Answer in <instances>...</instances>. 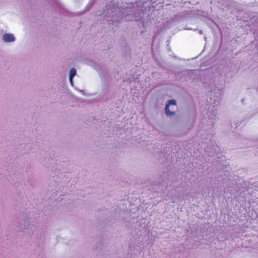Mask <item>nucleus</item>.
<instances>
[{"instance_id":"f257e3e1","label":"nucleus","mask_w":258,"mask_h":258,"mask_svg":"<svg viewBox=\"0 0 258 258\" xmlns=\"http://www.w3.org/2000/svg\"><path fill=\"white\" fill-rule=\"evenodd\" d=\"M177 110L176 101L175 100H170L166 104L165 112L168 116H172L175 114Z\"/></svg>"},{"instance_id":"7ed1b4c3","label":"nucleus","mask_w":258,"mask_h":258,"mask_svg":"<svg viewBox=\"0 0 258 258\" xmlns=\"http://www.w3.org/2000/svg\"><path fill=\"white\" fill-rule=\"evenodd\" d=\"M76 74V70L73 68L71 70L70 73V81L72 84H73L72 79L74 76H75Z\"/></svg>"},{"instance_id":"f03ea898","label":"nucleus","mask_w":258,"mask_h":258,"mask_svg":"<svg viewBox=\"0 0 258 258\" xmlns=\"http://www.w3.org/2000/svg\"><path fill=\"white\" fill-rule=\"evenodd\" d=\"M3 40L5 42H12L15 40V37L12 34H6L3 36Z\"/></svg>"}]
</instances>
